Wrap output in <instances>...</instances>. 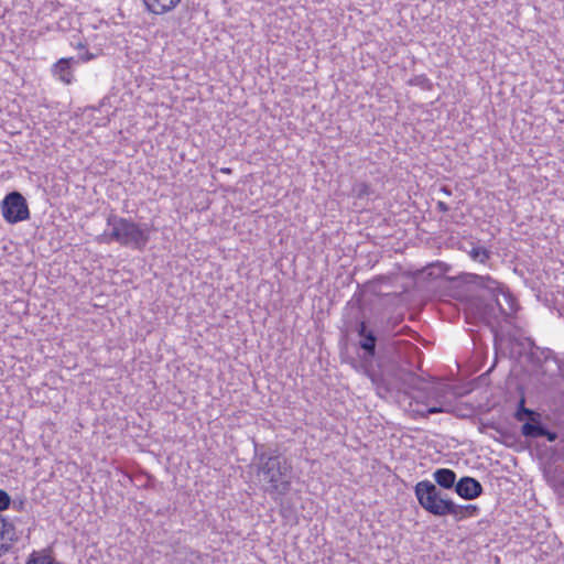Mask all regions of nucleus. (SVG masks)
<instances>
[{"label":"nucleus","instance_id":"nucleus-1","mask_svg":"<svg viewBox=\"0 0 564 564\" xmlns=\"http://www.w3.org/2000/svg\"><path fill=\"white\" fill-rule=\"evenodd\" d=\"M462 279L468 292L464 307L466 322L485 324L497 334L501 322H509L514 314V300L501 292L500 283L489 275L465 273Z\"/></svg>","mask_w":564,"mask_h":564},{"label":"nucleus","instance_id":"nucleus-2","mask_svg":"<svg viewBox=\"0 0 564 564\" xmlns=\"http://www.w3.org/2000/svg\"><path fill=\"white\" fill-rule=\"evenodd\" d=\"M254 466L261 490L273 500L282 499L292 488L293 468L278 447L253 442Z\"/></svg>","mask_w":564,"mask_h":564},{"label":"nucleus","instance_id":"nucleus-3","mask_svg":"<svg viewBox=\"0 0 564 564\" xmlns=\"http://www.w3.org/2000/svg\"><path fill=\"white\" fill-rule=\"evenodd\" d=\"M414 494L419 505L434 517L451 516L459 522L466 518L477 517L480 511L476 505L455 503L430 480L419 481L414 486Z\"/></svg>","mask_w":564,"mask_h":564},{"label":"nucleus","instance_id":"nucleus-4","mask_svg":"<svg viewBox=\"0 0 564 564\" xmlns=\"http://www.w3.org/2000/svg\"><path fill=\"white\" fill-rule=\"evenodd\" d=\"M107 226L110 230L96 237L98 243L117 242L120 246L142 251L150 240L148 224L134 223L132 219L109 214Z\"/></svg>","mask_w":564,"mask_h":564},{"label":"nucleus","instance_id":"nucleus-5","mask_svg":"<svg viewBox=\"0 0 564 564\" xmlns=\"http://www.w3.org/2000/svg\"><path fill=\"white\" fill-rule=\"evenodd\" d=\"M368 376L376 386L379 395L388 394L392 391H403L409 395H413L412 392H417L425 395L432 389L430 382L421 376L397 366L391 367L387 371L368 372Z\"/></svg>","mask_w":564,"mask_h":564},{"label":"nucleus","instance_id":"nucleus-6","mask_svg":"<svg viewBox=\"0 0 564 564\" xmlns=\"http://www.w3.org/2000/svg\"><path fill=\"white\" fill-rule=\"evenodd\" d=\"M1 212L8 224H17L30 218V210L23 195L13 191L8 193L1 202Z\"/></svg>","mask_w":564,"mask_h":564},{"label":"nucleus","instance_id":"nucleus-7","mask_svg":"<svg viewBox=\"0 0 564 564\" xmlns=\"http://www.w3.org/2000/svg\"><path fill=\"white\" fill-rule=\"evenodd\" d=\"M530 362L536 368V370L541 373V376L546 380L549 378V373L544 368V365L552 360L558 367V361L561 358L556 356V354L550 349L544 347H539L534 343L531 344V350L529 354Z\"/></svg>","mask_w":564,"mask_h":564},{"label":"nucleus","instance_id":"nucleus-8","mask_svg":"<svg viewBox=\"0 0 564 564\" xmlns=\"http://www.w3.org/2000/svg\"><path fill=\"white\" fill-rule=\"evenodd\" d=\"M357 333L359 336V347L364 351V360L371 361L376 356L377 348V336L375 333L368 328L367 323L365 321L360 322L357 327Z\"/></svg>","mask_w":564,"mask_h":564},{"label":"nucleus","instance_id":"nucleus-9","mask_svg":"<svg viewBox=\"0 0 564 564\" xmlns=\"http://www.w3.org/2000/svg\"><path fill=\"white\" fill-rule=\"evenodd\" d=\"M455 492L465 500H474L484 492V487L479 480L470 476H464L457 480Z\"/></svg>","mask_w":564,"mask_h":564},{"label":"nucleus","instance_id":"nucleus-10","mask_svg":"<svg viewBox=\"0 0 564 564\" xmlns=\"http://www.w3.org/2000/svg\"><path fill=\"white\" fill-rule=\"evenodd\" d=\"M145 10L154 15H163L172 12L182 0H142Z\"/></svg>","mask_w":564,"mask_h":564},{"label":"nucleus","instance_id":"nucleus-11","mask_svg":"<svg viewBox=\"0 0 564 564\" xmlns=\"http://www.w3.org/2000/svg\"><path fill=\"white\" fill-rule=\"evenodd\" d=\"M15 540L14 525L0 516V557L9 551L11 543Z\"/></svg>","mask_w":564,"mask_h":564},{"label":"nucleus","instance_id":"nucleus-12","mask_svg":"<svg viewBox=\"0 0 564 564\" xmlns=\"http://www.w3.org/2000/svg\"><path fill=\"white\" fill-rule=\"evenodd\" d=\"M433 482L436 487H441L443 489H455L457 480L456 473L449 468H437L433 473Z\"/></svg>","mask_w":564,"mask_h":564},{"label":"nucleus","instance_id":"nucleus-13","mask_svg":"<svg viewBox=\"0 0 564 564\" xmlns=\"http://www.w3.org/2000/svg\"><path fill=\"white\" fill-rule=\"evenodd\" d=\"M72 63H75L73 57L61 58L53 65V74L65 84H70L73 80Z\"/></svg>","mask_w":564,"mask_h":564},{"label":"nucleus","instance_id":"nucleus-14","mask_svg":"<svg viewBox=\"0 0 564 564\" xmlns=\"http://www.w3.org/2000/svg\"><path fill=\"white\" fill-rule=\"evenodd\" d=\"M544 425L545 424L542 422L541 414L539 413L522 424L521 434L527 438H540L542 437Z\"/></svg>","mask_w":564,"mask_h":564},{"label":"nucleus","instance_id":"nucleus-15","mask_svg":"<svg viewBox=\"0 0 564 564\" xmlns=\"http://www.w3.org/2000/svg\"><path fill=\"white\" fill-rule=\"evenodd\" d=\"M471 260L485 264L491 256V251L482 246H473L468 251Z\"/></svg>","mask_w":564,"mask_h":564},{"label":"nucleus","instance_id":"nucleus-16","mask_svg":"<svg viewBox=\"0 0 564 564\" xmlns=\"http://www.w3.org/2000/svg\"><path fill=\"white\" fill-rule=\"evenodd\" d=\"M25 564H62V563L57 562L53 556H51L50 554H46L45 552L33 551L29 555Z\"/></svg>","mask_w":564,"mask_h":564},{"label":"nucleus","instance_id":"nucleus-17","mask_svg":"<svg viewBox=\"0 0 564 564\" xmlns=\"http://www.w3.org/2000/svg\"><path fill=\"white\" fill-rule=\"evenodd\" d=\"M538 414H539V412L525 408V401L522 398L518 402V406H517V410H516V413H514V419L517 421H519V422H523L524 423V422H527V420L532 419V417H534Z\"/></svg>","mask_w":564,"mask_h":564},{"label":"nucleus","instance_id":"nucleus-18","mask_svg":"<svg viewBox=\"0 0 564 564\" xmlns=\"http://www.w3.org/2000/svg\"><path fill=\"white\" fill-rule=\"evenodd\" d=\"M373 193V189L371 188L370 184L366 182H355L351 187V194L355 198L364 199L371 195Z\"/></svg>","mask_w":564,"mask_h":564},{"label":"nucleus","instance_id":"nucleus-19","mask_svg":"<svg viewBox=\"0 0 564 564\" xmlns=\"http://www.w3.org/2000/svg\"><path fill=\"white\" fill-rule=\"evenodd\" d=\"M452 410L448 409V408H444V406H437V405H433V406H426L425 408V412H422L421 413V417L422 419H426L429 415L431 414H436V413H451Z\"/></svg>","mask_w":564,"mask_h":564},{"label":"nucleus","instance_id":"nucleus-20","mask_svg":"<svg viewBox=\"0 0 564 564\" xmlns=\"http://www.w3.org/2000/svg\"><path fill=\"white\" fill-rule=\"evenodd\" d=\"M11 505V498L8 492L0 489V512L7 510Z\"/></svg>","mask_w":564,"mask_h":564},{"label":"nucleus","instance_id":"nucleus-21","mask_svg":"<svg viewBox=\"0 0 564 564\" xmlns=\"http://www.w3.org/2000/svg\"><path fill=\"white\" fill-rule=\"evenodd\" d=\"M542 437H545L549 442H555L558 438V434L555 431H551L544 425L542 431Z\"/></svg>","mask_w":564,"mask_h":564},{"label":"nucleus","instance_id":"nucleus-22","mask_svg":"<svg viewBox=\"0 0 564 564\" xmlns=\"http://www.w3.org/2000/svg\"><path fill=\"white\" fill-rule=\"evenodd\" d=\"M411 83L422 87H430V79L425 75L416 76Z\"/></svg>","mask_w":564,"mask_h":564},{"label":"nucleus","instance_id":"nucleus-23","mask_svg":"<svg viewBox=\"0 0 564 564\" xmlns=\"http://www.w3.org/2000/svg\"><path fill=\"white\" fill-rule=\"evenodd\" d=\"M436 208H437V210H438V212H441V213H446V212H448V210H449L448 205H447V204H445V203H444V202H442V200H438V202H437Z\"/></svg>","mask_w":564,"mask_h":564},{"label":"nucleus","instance_id":"nucleus-24","mask_svg":"<svg viewBox=\"0 0 564 564\" xmlns=\"http://www.w3.org/2000/svg\"><path fill=\"white\" fill-rule=\"evenodd\" d=\"M24 506H25V501L24 500H19V501H13V509H15L17 511H22L24 509Z\"/></svg>","mask_w":564,"mask_h":564},{"label":"nucleus","instance_id":"nucleus-25","mask_svg":"<svg viewBox=\"0 0 564 564\" xmlns=\"http://www.w3.org/2000/svg\"><path fill=\"white\" fill-rule=\"evenodd\" d=\"M425 408H426V405H425V406H422V408H419V406H417V408H415V409H414V408H412V409H411V411H412V413L414 414V416H415V417H421V413H422V412H425Z\"/></svg>","mask_w":564,"mask_h":564},{"label":"nucleus","instance_id":"nucleus-26","mask_svg":"<svg viewBox=\"0 0 564 564\" xmlns=\"http://www.w3.org/2000/svg\"><path fill=\"white\" fill-rule=\"evenodd\" d=\"M441 192L444 193L446 196H451L452 195V189L451 187L444 185L441 187Z\"/></svg>","mask_w":564,"mask_h":564},{"label":"nucleus","instance_id":"nucleus-27","mask_svg":"<svg viewBox=\"0 0 564 564\" xmlns=\"http://www.w3.org/2000/svg\"><path fill=\"white\" fill-rule=\"evenodd\" d=\"M411 398L415 401L416 405H420V403H421V404H423V405H425V404H424V401H420V400H419V399L421 398V395H420V394H417V395H411Z\"/></svg>","mask_w":564,"mask_h":564},{"label":"nucleus","instance_id":"nucleus-28","mask_svg":"<svg viewBox=\"0 0 564 564\" xmlns=\"http://www.w3.org/2000/svg\"><path fill=\"white\" fill-rule=\"evenodd\" d=\"M219 172L225 173V174H230L232 172V170L229 167H221V169H219Z\"/></svg>","mask_w":564,"mask_h":564},{"label":"nucleus","instance_id":"nucleus-29","mask_svg":"<svg viewBox=\"0 0 564 564\" xmlns=\"http://www.w3.org/2000/svg\"><path fill=\"white\" fill-rule=\"evenodd\" d=\"M288 511H289L288 509H285V508H283V507H282V509H281V514H282L283 517H285Z\"/></svg>","mask_w":564,"mask_h":564}]
</instances>
